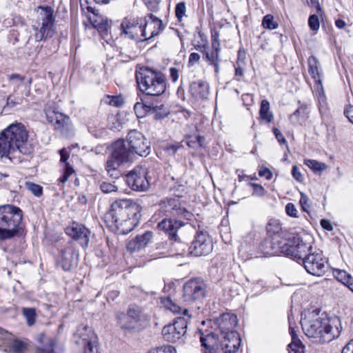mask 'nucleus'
<instances>
[{
  "label": "nucleus",
  "mask_w": 353,
  "mask_h": 353,
  "mask_svg": "<svg viewBox=\"0 0 353 353\" xmlns=\"http://www.w3.org/2000/svg\"><path fill=\"white\" fill-rule=\"evenodd\" d=\"M206 295V285L202 279H192L183 285V299L188 303L201 301Z\"/></svg>",
  "instance_id": "13"
},
{
  "label": "nucleus",
  "mask_w": 353,
  "mask_h": 353,
  "mask_svg": "<svg viewBox=\"0 0 353 353\" xmlns=\"http://www.w3.org/2000/svg\"><path fill=\"white\" fill-rule=\"evenodd\" d=\"M200 60V55L198 53L192 52L189 56L188 64L190 65H194L198 63Z\"/></svg>",
  "instance_id": "62"
},
{
  "label": "nucleus",
  "mask_w": 353,
  "mask_h": 353,
  "mask_svg": "<svg viewBox=\"0 0 353 353\" xmlns=\"http://www.w3.org/2000/svg\"><path fill=\"white\" fill-rule=\"evenodd\" d=\"M188 319L179 316L174 319L173 323L164 326L162 334L165 341L175 343L183 337L187 332Z\"/></svg>",
  "instance_id": "17"
},
{
  "label": "nucleus",
  "mask_w": 353,
  "mask_h": 353,
  "mask_svg": "<svg viewBox=\"0 0 353 353\" xmlns=\"http://www.w3.org/2000/svg\"><path fill=\"white\" fill-rule=\"evenodd\" d=\"M304 163L315 173H321L327 168V165L325 163L313 159H305Z\"/></svg>",
  "instance_id": "38"
},
{
  "label": "nucleus",
  "mask_w": 353,
  "mask_h": 353,
  "mask_svg": "<svg viewBox=\"0 0 353 353\" xmlns=\"http://www.w3.org/2000/svg\"><path fill=\"white\" fill-rule=\"evenodd\" d=\"M241 343L240 336L236 331L225 333L222 339V351L224 353H235Z\"/></svg>",
  "instance_id": "25"
},
{
  "label": "nucleus",
  "mask_w": 353,
  "mask_h": 353,
  "mask_svg": "<svg viewBox=\"0 0 353 353\" xmlns=\"http://www.w3.org/2000/svg\"><path fill=\"white\" fill-rule=\"evenodd\" d=\"M117 319L121 329L130 333L143 330L150 321V316L137 305H129L125 312L117 315Z\"/></svg>",
  "instance_id": "6"
},
{
  "label": "nucleus",
  "mask_w": 353,
  "mask_h": 353,
  "mask_svg": "<svg viewBox=\"0 0 353 353\" xmlns=\"http://www.w3.org/2000/svg\"><path fill=\"white\" fill-rule=\"evenodd\" d=\"M148 17L150 19L151 21H147L146 17H145V23L143 25V27H146V30H150V36L148 37L147 40L158 35L160 31H161L164 28L163 22L161 19H158L152 14H150Z\"/></svg>",
  "instance_id": "29"
},
{
  "label": "nucleus",
  "mask_w": 353,
  "mask_h": 353,
  "mask_svg": "<svg viewBox=\"0 0 353 353\" xmlns=\"http://www.w3.org/2000/svg\"><path fill=\"white\" fill-rule=\"evenodd\" d=\"M308 26L313 31H317L319 29V19L317 15L312 14L308 19Z\"/></svg>",
  "instance_id": "49"
},
{
  "label": "nucleus",
  "mask_w": 353,
  "mask_h": 353,
  "mask_svg": "<svg viewBox=\"0 0 353 353\" xmlns=\"http://www.w3.org/2000/svg\"><path fill=\"white\" fill-rule=\"evenodd\" d=\"M183 225L184 223L181 220L163 217L157 224V229L165 232L170 239L175 241V246L179 247L177 232Z\"/></svg>",
  "instance_id": "21"
},
{
  "label": "nucleus",
  "mask_w": 353,
  "mask_h": 353,
  "mask_svg": "<svg viewBox=\"0 0 353 353\" xmlns=\"http://www.w3.org/2000/svg\"><path fill=\"white\" fill-rule=\"evenodd\" d=\"M351 277V275L344 270H339L337 272V279L340 281L341 283H343L344 285L346 283L347 281L350 279Z\"/></svg>",
  "instance_id": "53"
},
{
  "label": "nucleus",
  "mask_w": 353,
  "mask_h": 353,
  "mask_svg": "<svg viewBox=\"0 0 353 353\" xmlns=\"http://www.w3.org/2000/svg\"><path fill=\"white\" fill-rule=\"evenodd\" d=\"M111 154L113 158L123 163L132 161L134 156L127 142L123 139H119L112 144Z\"/></svg>",
  "instance_id": "23"
},
{
  "label": "nucleus",
  "mask_w": 353,
  "mask_h": 353,
  "mask_svg": "<svg viewBox=\"0 0 353 353\" xmlns=\"http://www.w3.org/2000/svg\"><path fill=\"white\" fill-rule=\"evenodd\" d=\"M344 114L349 121L353 124V105L347 106L344 110Z\"/></svg>",
  "instance_id": "60"
},
{
  "label": "nucleus",
  "mask_w": 353,
  "mask_h": 353,
  "mask_svg": "<svg viewBox=\"0 0 353 353\" xmlns=\"http://www.w3.org/2000/svg\"><path fill=\"white\" fill-rule=\"evenodd\" d=\"M43 111L48 122L52 124L55 130L67 138L74 136V128L69 117L56 111L48 105L44 107Z\"/></svg>",
  "instance_id": "11"
},
{
  "label": "nucleus",
  "mask_w": 353,
  "mask_h": 353,
  "mask_svg": "<svg viewBox=\"0 0 353 353\" xmlns=\"http://www.w3.org/2000/svg\"><path fill=\"white\" fill-rule=\"evenodd\" d=\"M238 324L237 316L230 312H222V334L230 331H234Z\"/></svg>",
  "instance_id": "32"
},
{
  "label": "nucleus",
  "mask_w": 353,
  "mask_h": 353,
  "mask_svg": "<svg viewBox=\"0 0 353 353\" xmlns=\"http://www.w3.org/2000/svg\"><path fill=\"white\" fill-rule=\"evenodd\" d=\"M152 236L153 233L151 231H146L142 234H139L128 242L127 248L130 252L139 250L145 248L151 241Z\"/></svg>",
  "instance_id": "26"
},
{
  "label": "nucleus",
  "mask_w": 353,
  "mask_h": 353,
  "mask_svg": "<svg viewBox=\"0 0 353 353\" xmlns=\"http://www.w3.org/2000/svg\"><path fill=\"white\" fill-rule=\"evenodd\" d=\"M100 189L103 193L108 194L117 192L118 186L115 184V181L108 182L104 181L100 183Z\"/></svg>",
  "instance_id": "43"
},
{
  "label": "nucleus",
  "mask_w": 353,
  "mask_h": 353,
  "mask_svg": "<svg viewBox=\"0 0 353 353\" xmlns=\"http://www.w3.org/2000/svg\"><path fill=\"white\" fill-rule=\"evenodd\" d=\"M190 90L196 97L205 98L208 95V85L203 81H197L192 83Z\"/></svg>",
  "instance_id": "35"
},
{
  "label": "nucleus",
  "mask_w": 353,
  "mask_h": 353,
  "mask_svg": "<svg viewBox=\"0 0 353 353\" xmlns=\"http://www.w3.org/2000/svg\"><path fill=\"white\" fill-rule=\"evenodd\" d=\"M74 335L76 343L83 348V353H99L97 343L98 338L94 332L88 327Z\"/></svg>",
  "instance_id": "19"
},
{
  "label": "nucleus",
  "mask_w": 353,
  "mask_h": 353,
  "mask_svg": "<svg viewBox=\"0 0 353 353\" xmlns=\"http://www.w3.org/2000/svg\"><path fill=\"white\" fill-rule=\"evenodd\" d=\"M211 34L212 43L210 49L207 50L205 45H197L194 46V48L205 54V59L209 62V64L213 65L215 68L216 73H218L219 70L220 50L219 32L215 29H212Z\"/></svg>",
  "instance_id": "14"
},
{
  "label": "nucleus",
  "mask_w": 353,
  "mask_h": 353,
  "mask_svg": "<svg viewBox=\"0 0 353 353\" xmlns=\"http://www.w3.org/2000/svg\"><path fill=\"white\" fill-rule=\"evenodd\" d=\"M22 219L23 211L19 207L10 204L0 205V240L19 235Z\"/></svg>",
  "instance_id": "4"
},
{
  "label": "nucleus",
  "mask_w": 353,
  "mask_h": 353,
  "mask_svg": "<svg viewBox=\"0 0 353 353\" xmlns=\"http://www.w3.org/2000/svg\"><path fill=\"white\" fill-rule=\"evenodd\" d=\"M259 174L260 176H263L268 180L271 179L272 177V172L268 168L263 166L260 167Z\"/></svg>",
  "instance_id": "55"
},
{
  "label": "nucleus",
  "mask_w": 353,
  "mask_h": 353,
  "mask_svg": "<svg viewBox=\"0 0 353 353\" xmlns=\"http://www.w3.org/2000/svg\"><path fill=\"white\" fill-rule=\"evenodd\" d=\"M26 188L31 192L35 196L39 197L43 194V188L41 185L32 182H26Z\"/></svg>",
  "instance_id": "44"
},
{
  "label": "nucleus",
  "mask_w": 353,
  "mask_h": 353,
  "mask_svg": "<svg viewBox=\"0 0 353 353\" xmlns=\"http://www.w3.org/2000/svg\"><path fill=\"white\" fill-rule=\"evenodd\" d=\"M75 252L71 245L65 247L61 250L59 263L65 270H70L76 263Z\"/></svg>",
  "instance_id": "27"
},
{
  "label": "nucleus",
  "mask_w": 353,
  "mask_h": 353,
  "mask_svg": "<svg viewBox=\"0 0 353 353\" xmlns=\"http://www.w3.org/2000/svg\"><path fill=\"white\" fill-rule=\"evenodd\" d=\"M253 188V192L257 196H263L265 193V190L263 186L256 183H249Z\"/></svg>",
  "instance_id": "54"
},
{
  "label": "nucleus",
  "mask_w": 353,
  "mask_h": 353,
  "mask_svg": "<svg viewBox=\"0 0 353 353\" xmlns=\"http://www.w3.org/2000/svg\"><path fill=\"white\" fill-rule=\"evenodd\" d=\"M285 236L283 253L294 260L303 262L312 250L310 243H305L300 236L290 233H286Z\"/></svg>",
  "instance_id": "9"
},
{
  "label": "nucleus",
  "mask_w": 353,
  "mask_h": 353,
  "mask_svg": "<svg viewBox=\"0 0 353 353\" xmlns=\"http://www.w3.org/2000/svg\"><path fill=\"white\" fill-rule=\"evenodd\" d=\"M177 244L181 251L175 254L182 256H185L189 254L194 256L207 255L210 254L213 249L212 241L209 234L205 232H197L194 240L190 246L182 242H178Z\"/></svg>",
  "instance_id": "8"
},
{
  "label": "nucleus",
  "mask_w": 353,
  "mask_h": 353,
  "mask_svg": "<svg viewBox=\"0 0 353 353\" xmlns=\"http://www.w3.org/2000/svg\"><path fill=\"white\" fill-rule=\"evenodd\" d=\"M183 148V145L180 143H176V144H170L167 145L165 148V152H168V154L170 156H174L177 151L181 150Z\"/></svg>",
  "instance_id": "51"
},
{
  "label": "nucleus",
  "mask_w": 353,
  "mask_h": 353,
  "mask_svg": "<svg viewBox=\"0 0 353 353\" xmlns=\"http://www.w3.org/2000/svg\"><path fill=\"white\" fill-rule=\"evenodd\" d=\"M266 229L270 235L277 237L280 240L286 239L285 234L288 233L286 230H283L280 221L276 219H271Z\"/></svg>",
  "instance_id": "31"
},
{
  "label": "nucleus",
  "mask_w": 353,
  "mask_h": 353,
  "mask_svg": "<svg viewBox=\"0 0 353 353\" xmlns=\"http://www.w3.org/2000/svg\"><path fill=\"white\" fill-rule=\"evenodd\" d=\"M141 206L130 199L116 201L104 216L107 226L119 234H127L139 223Z\"/></svg>",
  "instance_id": "2"
},
{
  "label": "nucleus",
  "mask_w": 353,
  "mask_h": 353,
  "mask_svg": "<svg viewBox=\"0 0 353 353\" xmlns=\"http://www.w3.org/2000/svg\"><path fill=\"white\" fill-rule=\"evenodd\" d=\"M284 239L280 240L277 237L264 240L260 245V250L265 256H272L283 253Z\"/></svg>",
  "instance_id": "24"
},
{
  "label": "nucleus",
  "mask_w": 353,
  "mask_h": 353,
  "mask_svg": "<svg viewBox=\"0 0 353 353\" xmlns=\"http://www.w3.org/2000/svg\"><path fill=\"white\" fill-rule=\"evenodd\" d=\"M192 214L185 208L181 206L179 198H170L161 201L159 209L152 216V219L157 221L160 218H183L190 220Z\"/></svg>",
  "instance_id": "10"
},
{
  "label": "nucleus",
  "mask_w": 353,
  "mask_h": 353,
  "mask_svg": "<svg viewBox=\"0 0 353 353\" xmlns=\"http://www.w3.org/2000/svg\"><path fill=\"white\" fill-rule=\"evenodd\" d=\"M285 211H286V213L290 216H292V217L297 216L296 208H295L294 205L291 203H288L286 205Z\"/></svg>",
  "instance_id": "57"
},
{
  "label": "nucleus",
  "mask_w": 353,
  "mask_h": 353,
  "mask_svg": "<svg viewBox=\"0 0 353 353\" xmlns=\"http://www.w3.org/2000/svg\"><path fill=\"white\" fill-rule=\"evenodd\" d=\"M74 172V170L72 167L70 165L69 163H66L63 168V173L62 176L59 177L58 181L59 183H65L70 176V175Z\"/></svg>",
  "instance_id": "45"
},
{
  "label": "nucleus",
  "mask_w": 353,
  "mask_h": 353,
  "mask_svg": "<svg viewBox=\"0 0 353 353\" xmlns=\"http://www.w3.org/2000/svg\"><path fill=\"white\" fill-rule=\"evenodd\" d=\"M161 303L166 309L170 310L173 313H179L182 310L181 307L174 302L169 296L162 298Z\"/></svg>",
  "instance_id": "39"
},
{
  "label": "nucleus",
  "mask_w": 353,
  "mask_h": 353,
  "mask_svg": "<svg viewBox=\"0 0 353 353\" xmlns=\"http://www.w3.org/2000/svg\"><path fill=\"white\" fill-rule=\"evenodd\" d=\"M205 141V137L199 134L186 136V142L188 145L193 149H199L204 147Z\"/></svg>",
  "instance_id": "36"
},
{
  "label": "nucleus",
  "mask_w": 353,
  "mask_h": 353,
  "mask_svg": "<svg viewBox=\"0 0 353 353\" xmlns=\"http://www.w3.org/2000/svg\"><path fill=\"white\" fill-rule=\"evenodd\" d=\"M12 353H23L27 349V345L22 341L16 339L10 345Z\"/></svg>",
  "instance_id": "40"
},
{
  "label": "nucleus",
  "mask_w": 353,
  "mask_h": 353,
  "mask_svg": "<svg viewBox=\"0 0 353 353\" xmlns=\"http://www.w3.org/2000/svg\"><path fill=\"white\" fill-rule=\"evenodd\" d=\"M148 7V8L152 11L156 12L159 10V4L160 3V0H143Z\"/></svg>",
  "instance_id": "52"
},
{
  "label": "nucleus",
  "mask_w": 353,
  "mask_h": 353,
  "mask_svg": "<svg viewBox=\"0 0 353 353\" xmlns=\"http://www.w3.org/2000/svg\"><path fill=\"white\" fill-rule=\"evenodd\" d=\"M22 313L29 326L32 325L35 323L36 311L34 308L24 307L23 308Z\"/></svg>",
  "instance_id": "41"
},
{
  "label": "nucleus",
  "mask_w": 353,
  "mask_h": 353,
  "mask_svg": "<svg viewBox=\"0 0 353 353\" xmlns=\"http://www.w3.org/2000/svg\"><path fill=\"white\" fill-rule=\"evenodd\" d=\"M292 176L295 180H296L299 182H301L303 180V176L302 174L301 173L299 168L296 165H294L292 167Z\"/></svg>",
  "instance_id": "58"
},
{
  "label": "nucleus",
  "mask_w": 353,
  "mask_h": 353,
  "mask_svg": "<svg viewBox=\"0 0 353 353\" xmlns=\"http://www.w3.org/2000/svg\"><path fill=\"white\" fill-rule=\"evenodd\" d=\"M122 164H123L122 162L117 161L116 159L113 158L112 154H110L105 163V170L109 176L112 179H119L121 176V172L119 170V168Z\"/></svg>",
  "instance_id": "33"
},
{
  "label": "nucleus",
  "mask_w": 353,
  "mask_h": 353,
  "mask_svg": "<svg viewBox=\"0 0 353 353\" xmlns=\"http://www.w3.org/2000/svg\"><path fill=\"white\" fill-rule=\"evenodd\" d=\"M305 335L319 343H330L338 338L341 332L338 318H330L324 313L314 310L304 314L301 321Z\"/></svg>",
  "instance_id": "1"
},
{
  "label": "nucleus",
  "mask_w": 353,
  "mask_h": 353,
  "mask_svg": "<svg viewBox=\"0 0 353 353\" xmlns=\"http://www.w3.org/2000/svg\"><path fill=\"white\" fill-rule=\"evenodd\" d=\"M163 105H147L143 103L137 102L134 105V110L135 112L136 115L139 118L144 117L148 112H157L158 110L161 109Z\"/></svg>",
  "instance_id": "34"
},
{
  "label": "nucleus",
  "mask_w": 353,
  "mask_h": 353,
  "mask_svg": "<svg viewBox=\"0 0 353 353\" xmlns=\"http://www.w3.org/2000/svg\"><path fill=\"white\" fill-rule=\"evenodd\" d=\"M28 131L22 123L15 122L9 125L0 132V156L8 157L17 152L28 154L27 148Z\"/></svg>",
  "instance_id": "3"
},
{
  "label": "nucleus",
  "mask_w": 353,
  "mask_h": 353,
  "mask_svg": "<svg viewBox=\"0 0 353 353\" xmlns=\"http://www.w3.org/2000/svg\"><path fill=\"white\" fill-rule=\"evenodd\" d=\"M262 26L264 28L274 30L278 27V23L274 21V17L272 15L267 14L263 19Z\"/></svg>",
  "instance_id": "42"
},
{
  "label": "nucleus",
  "mask_w": 353,
  "mask_h": 353,
  "mask_svg": "<svg viewBox=\"0 0 353 353\" xmlns=\"http://www.w3.org/2000/svg\"><path fill=\"white\" fill-rule=\"evenodd\" d=\"M139 24L138 18H125L120 26L121 34L137 41L147 40L146 27H143L142 24L139 26Z\"/></svg>",
  "instance_id": "18"
},
{
  "label": "nucleus",
  "mask_w": 353,
  "mask_h": 353,
  "mask_svg": "<svg viewBox=\"0 0 353 353\" xmlns=\"http://www.w3.org/2000/svg\"><path fill=\"white\" fill-rule=\"evenodd\" d=\"M260 116L268 123H270L273 120V114L270 112V103L266 99L262 100L261 103Z\"/></svg>",
  "instance_id": "37"
},
{
  "label": "nucleus",
  "mask_w": 353,
  "mask_h": 353,
  "mask_svg": "<svg viewBox=\"0 0 353 353\" xmlns=\"http://www.w3.org/2000/svg\"><path fill=\"white\" fill-rule=\"evenodd\" d=\"M309 72L312 78L315 80L318 86L323 89V85L320 77L322 75V70L319 60L314 56H311L308 59Z\"/></svg>",
  "instance_id": "30"
},
{
  "label": "nucleus",
  "mask_w": 353,
  "mask_h": 353,
  "mask_svg": "<svg viewBox=\"0 0 353 353\" xmlns=\"http://www.w3.org/2000/svg\"><path fill=\"white\" fill-rule=\"evenodd\" d=\"M148 353H176V350L171 345H164L153 349Z\"/></svg>",
  "instance_id": "50"
},
{
  "label": "nucleus",
  "mask_w": 353,
  "mask_h": 353,
  "mask_svg": "<svg viewBox=\"0 0 353 353\" xmlns=\"http://www.w3.org/2000/svg\"><path fill=\"white\" fill-rule=\"evenodd\" d=\"M273 132L274 134L275 137L280 143H286V140L279 130L274 128Z\"/></svg>",
  "instance_id": "63"
},
{
  "label": "nucleus",
  "mask_w": 353,
  "mask_h": 353,
  "mask_svg": "<svg viewBox=\"0 0 353 353\" xmlns=\"http://www.w3.org/2000/svg\"><path fill=\"white\" fill-rule=\"evenodd\" d=\"M134 154L147 157L150 153V143L145 136L137 130H131L125 141Z\"/></svg>",
  "instance_id": "15"
},
{
  "label": "nucleus",
  "mask_w": 353,
  "mask_h": 353,
  "mask_svg": "<svg viewBox=\"0 0 353 353\" xmlns=\"http://www.w3.org/2000/svg\"><path fill=\"white\" fill-rule=\"evenodd\" d=\"M123 103V99L119 96L111 97L109 101V104L114 107H121Z\"/></svg>",
  "instance_id": "56"
},
{
  "label": "nucleus",
  "mask_w": 353,
  "mask_h": 353,
  "mask_svg": "<svg viewBox=\"0 0 353 353\" xmlns=\"http://www.w3.org/2000/svg\"><path fill=\"white\" fill-rule=\"evenodd\" d=\"M136 80L141 92L146 95L159 97L165 90V77L161 72L141 68L136 72Z\"/></svg>",
  "instance_id": "5"
},
{
  "label": "nucleus",
  "mask_w": 353,
  "mask_h": 353,
  "mask_svg": "<svg viewBox=\"0 0 353 353\" xmlns=\"http://www.w3.org/2000/svg\"><path fill=\"white\" fill-rule=\"evenodd\" d=\"M288 347L291 350V353H304L303 345L301 341H294V342H291Z\"/></svg>",
  "instance_id": "48"
},
{
  "label": "nucleus",
  "mask_w": 353,
  "mask_h": 353,
  "mask_svg": "<svg viewBox=\"0 0 353 353\" xmlns=\"http://www.w3.org/2000/svg\"><path fill=\"white\" fill-rule=\"evenodd\" d=\"M8 79L19 88L23 83L25 77L19 74H11L8 75Z\"/></svg>",
  "instance_id": "47"
},
{
  "label": "nucleus",
  "mask_w": 353,
  "mask_h": 353,
  "mask_svg": "<svg viewBox=\"0 0 353 353\" xmlns=\"http://www.w3.org/2000/svg\"><path fill=\"white\" fill-rule=\"evenodd\" d=\"M65 233L79 242L82 247H87L90 241V231L83 225L74 222L65 228Z\"/></svg>",
  "instance_id": "22"
},
{
  "label": "nucleus",
  "mask_w": 353,
  "mask_h": 353,
  "mask_svg": "<svg viewBox=\"0 0 353 353\" xmlns=\"http://www.w3.org/2000/svg\"><path fill=\"white\" fill-rule=\"evenodd\" d=\"M299 202H300V204H301L303 210L305 212H307V210L310 207L309 203H308V202H309L308 197L305 194L301 193Z\"/></svg>",
  "instance_id": "59"
},
{
  "label": "nucleus",
  "mask_w": 353,
  "mask_h": 353,
  "mask_svg": "<svg viewBox=\"0 0 353 353\" xmlns=\"http://www.w3.org/2000/svg\"><path fill=\"white\" fill-rule=\"evenodd\" d=\"M199 340L201 346L205 348L204 353H219L221 341L219 334L221 330L219 329L214 331H206L205 333L199 330Z\"/></svg>",
  "instance_id": "20"
},
{
  "label": "nucleus",
  "mask_w": 353,
  "mask_h": 353,
  "mask_svg": "<svg viewBox=\"0 0 353 353\" xmlns=\"http://www.w3.org/2000/svg\"><path fill=\"white\" fill-rule=\"evenodd\" d=\"M341 353H353V339L350 340L342 349Z\"/></svg>",
  "instance_id": "64"
},
{
  "label": "nucleus",
  "mask_w": 353,
  "mask_h": 353,
  "mask_svg": "<svg viewBox=\"0 0 353 353\" xmlns=\"http://www.w3.org/2000/svg\"><path fill=\"white\" fill-rule=\"evenodd\" d=\"M302 263L306 271L314 276H321L328 269L327 259L320 250L311 251Z\"/></svg>",
  "instance_id": "12"
},
{
  "label": "nucleus",
  "mask_w": 353,
  "mask_h": 353,
  "mask_svg": "<svg viewBox=\"0 0 353 353\" xmlns=\"http://www.w3.org/2000/svg\"><path fill=\"white\" fill-rule=\"evenodd\" d=\"M23 99L19 98L17 100L13 99L12 98V96L10 95L7 99V103L6 105L10 108L14 107L16 105L20 104L22 102Z\"/></svg>",
  "instance_id": "61"
},
{
  "label": "nucleus",
  "mask_w": 353,
  "mask_h": 353,
  "mask_svg": "<svg viewBox=\"0 0 353 353\" xmlns=\"http://www.w3.org/2000/svg\"><path fill=\"white\" fill-rule=\"evenodd\" d=\"M89 19L92 26L100 32L103 39L108 41L109 39L108 30L110 28L108 19L99 14L93 18L90 17Z\"/></svg>",
  "instance_id": "28"
},
{
  "label": "nucleus",
  "mask_w": 353,
  "mask_h": 353,
  "mask_svg": "<svg viewBox=\"0 0 353 353\" xmlns=\"http://www.w3.org/2000/svg\"><path fill=\"white\" fill-rule=\"evenodd\" d=\"M37 10H41L37 19L32 27L34 31L36 41L51 38L54 33V10L50 6H39Z\"/></svg>",
  "instance_id": "7"
},
{
  "label": "nucleus",
  "mask_w": 353,
  "mask_h": 353,
  "mask_svg": "<svg viewBox=\"0 0 353 353\" xmlns=\"http://www.w3.org/2000/svg\"><path fill=\"white\" fill-rule=\"evenodd\" d=\"M186 12V6L184 1L179 2L176 4L175 8V15L179 21L185 16Z\"/></svg>",
  "instance_id": "46"
},
{
  "label": "nucleus",
  "mask_w": 353,
  "mask_h": 353,
  "mask_svg": "<svg viewBox=\"0 0 353 353\" xmlns=\"http://www.w3.org/2000/svg\"><path fill=\"white\" fill-rule=\"evenodd\" d=\"M147 174L146 168L139 166L135 167L126 175L125 182L132 190L145 192L150 187Z\"/></svg>",
  "instance_id": "16"
}]
</instances>
